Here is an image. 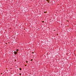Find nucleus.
Segmentation results:
<instances>
[{
  "instance_id": "obj_1",
  "label": "nucleus",
  "mask_w": 76,
  "mask_h": 76,
  "mask_svg": "<svg viewBox=\"0 0 76 76\" xmlns=\"http://www.w3.org/2000/svg\"><path fill=\"white\" fill-rule=\"evenodd\" d=\"M17 53H18V52H16L15 51L14 52V54H15V55L16 54H17Z\"/></svg>"
},
{
  "instance_id": "obj_2",
  "label": "nucleus",
  "mask_w": 76,
  "mask_h": 76,
  "mask_svg": "<svg viewBox=\"0 0 76 76\" xmlns=\"http://www.w3.org/2000/svg\"><path fill=\"white\" fill-rule=\"evenodd\" d=\"M19 70H22V69H21V68H20Z\"/></svg>"
},
{
  "instance_id": "obj_3",
  "label": "nucleus",
  "mask_w": 76,
  "mask_h": 76,
  "mask_svg": "<svg viewBox=\"0 0 76 76\" xmlns=\"http://www.w3.org/2000/svg\"><path fill=\"white\" fill-rule=\"evenodd\" d=\"M19 49H17L16 50V51H19Z\"/></svg>"
},
{
  "instance_id": "obj_4",
  "label": "nucleus",
  "mask_w": 76,
  "mask_h": 76,
  "mask_svg": "<svg viewBox=\"0 0 76 76\" xmlns=\"http://www.w3.org/2000/svg\"><path fill=\"white\" fill-rule=\"evenodd\" d=\"M44 13H47V12H44Z\"/></svg>"
},
{
  "instance_id": "obj_5",
  "label": "nucleus",
  "mask_w": 76,
  "mask_h": 76,
  "mask_svg": "<svg viewBox=\"0 0 76 76\" xmlns=\"http://www.w3.org/2000/svg\"><path fill=\"white\" fill-rule=\"evenodd\" d=\"M16 52H17L18 53V51L17 50H16Z\"/></svg>"
},
{
  "instance_id": "obj_6",
  "label": "nucleus",
  "mask_w": 76,
  "mask_h": 76,
  "mask_svg": "<svg viewBox=\"0 0 76 76\" xmlns=\"http://www.w3.org/2000/svg\"><path fill=\"white\" fill-rule=\"evenodd\" d=\"M47 1H48V0H46Z\"/></svg>"
},
{
  "instance_id": "obj_7",
  "label": "nucleus",
  "mask_w": 76,
  "mask_h": 76,
  "mask_svg": "<svg viewBox=\"0 0 76 76\" xmlns=\"http://www.w3.org/2000/svg\"><path fill=\"white\" fill-rule=\"evenodd\" d=\"M48 3H50V2H48Z\"/></svg>"
},
{
  "instance_id": "obj_8",
  "label": "nucleus",
  "mask_w": 76,
  "mask_h": 76,
  "mask_svg": "<svg viewBox=\"0 0 76 76\" xmlns=\"http://www.w3.org/2000/svg\"><path fill=\"white\" fill-rule=\"evenodd\" d=\"M32 53H34L32 52Z\"/></svg>"
},
{
  "instance_id": "obj_9",
  "label": "nucleus",
  "mask_w": 76,
  "mask_h": 76,
  "mask_svg": "<svg viewBox=\"0 0 76 76\" xmlns=\"http://www.w3.org/2000/svg\"><path fill=\"white\" fill-rule=\"evenodd\" d=\"M43 22H44V21H43Z\"/></svg>"
}]
</instances>
